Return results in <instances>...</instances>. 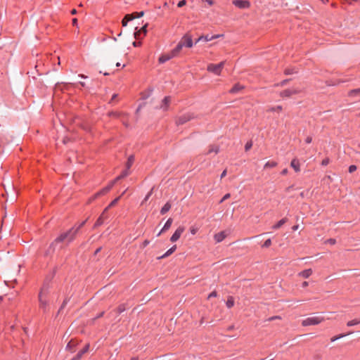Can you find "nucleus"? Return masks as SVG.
I'll use <instances>...</instances> for the list:
<instances>
[{
    "instance_id": "obj_1",
    "label": "nucleus",
    "mask_w": 360,
    "mask_h": 360,
    "mask_svg": "<svg viewBox=\"0 0 360 360\" xmlns=\"http://www.w3.org/2000/svg\"><path fill=\"white\" fill-rule=\"evenodd\" d=\"M77 237L75 231L71 228L66 231L60 233L55 239V242L58 243H65L67 245L73 242Z\"/></svg>"
},
{
    "instance_id": "obj_2",
    "label": "nucleus",
    "mask_w": 360,
    "mask_h": 360,
    "mask_svg": "<svg viewBox=\"0 0 360 360\" xmlns=\"http://www.w3.org/2000/svg\"><path fill=\"white\" fill-rule=\"evenodd\" d=\"M70 117V120L77 126H79L80 128L84 129L85 131L89 132L91 130V124L86 120H84L81 117L77 115H75L74 114H69Z\"/></svg>"
},
{
    "instance_id": "obj_3",
    "label": "nucleus",
    "mask_w": 360,
    "mask_h": 360,
    "mask_svg": "<svg viewBox=\"0 0 360 360\" xmlns=\"http://www.w3.org/2000/svg\"><path fill=\"white\" fill-rule=\"evenodd\" d=\"M135 160L134 155H131L128 157L127 161L125 164V169L121 172V174L115 178V181H120L129 175V169L131 167Z\"/></svg>"
},
{
    "instance_id": "obj_4",
    "label": "nucleus",
    "mask_w": 360,
    "mask_h": 360,
    "mask_svg": "<svg viewBox=\"0 0 360 360\" xmlns=\"http://www.w3.org/2000/svg\"><path fill=\"white\" fill-rule=\"evenodd\" d=\"M324 321L323 317L320 316H311L304 319L302 321V326H315L321 323Z\"/></svg>"
},
{
    "instance_id": "obj_5",
    "label": "nucleus",
    "mask_w": 360,
    "mask_h": 360,
    "mask_svg": "<svg viewBox=\"0 0 360 360\" xmlns=\"http://www.w3.org/2000/svg\"><path fill=\"white\" fill-rule=\"evenodd\" d=\"M44 293L47 294L45 290H40L38 295L39 307L43 310L44 313H46L49 309V301L47 299L44 298Z\"/></svg>"
},
{
    "instance_id": "obj_6",
    "label": "nucleus",
    "mask_w": 360,
    "mask_h": 360,
    "mask_svg": "<svg viewBox=\"0 0 360 360\" xmlns=\"http://www.w3.org/2000/svg\"><path fill=\"white\" fill-rule=\"evenodd\" d=\"M225 62L222 61L219 64L210 63L207 65V71L214 73L216 75H219L224 66Z\"/></svg>"
},
{
    "instance_id": "obj_7",
    "label": "nucleus",
    "mask_w": 360,
    "mask_h": 360,
    "mask_svg": "<svg viewBox=\"0 0 360 360\" xmlns=\"http://www.w3.org/2000/svg\"><path fill=\"white\" fill-rule=\"evenodd\" d=\"M117 181H115V179L113 181H111L106 186H105L104 188L101 189L99 191L96 193L94 194V198H98L99 197L107 194L111 190V188L113 187L114 184Z\"/></svg>"
},
{
    "instance_id": "obj_8",
    "label": "nucleus",
    "mask_w": 360,
    "mask_h": 360,
    "mask_svg": "<svg viewBox=\"0 0 360 360\" xmlns=\"http://www.w3.org/2000/svg\"><path fill=\"white\" fill-rule=\"evenodd\" d=\"M57 268H54L53 269V271L51 274L49 276H47L44 280V282L43 283V286L41 288V290H45L46 293H49V283L51 282L52 279L56 275Z\"/></svg>"
},
{
    "instance_id": "obj_9",
    "label": "nucleus",
    "mask_w": 360,
    "mask_h": 360,
    "mask_svg": "<svg viewBox=\"0 0 360 360\" xmlns=\"http://www.w3.org/2000/svg\"><path fill=\"white\" fill-rule=\"evenodd\" d=\"M108 207H105L104 209V210L103 211V212L101 213V214L99 216V217L96 221V222L93 226L94 229H96L98 226H101L104 223V221L108 218Z\"/></svg>"
},
{
    "instance_id": "obj_10",
    "label": "nucleus",
    "mask_w": 360,
    "mask_h": 360,
    "mask_svg": "<svg viewBox=\"0 0 360 360\" xmlns=\"http://www.w3.org/2000/svg\"><path fill=\"white\" fill-rule=\"evenodd\" d=\"M232 4L240 9H247L250 7V2L248 0H233Z\"/></svg>"
},
{
    "instance_id": "obj_11",
    "label": "nucleus",
    "mask_w": 360,
    "mask_h": 360,
    "mask_svg": "<svg viewBox=\"0 0 360 360\" xmlns=\"http://www.w3.org/2000/svg\"><path fill=\"white\" fill-rule=\"evenodd\" d=\"M185 228L184 226H180L177 228V229L174 231L173 235L170 238V241L174 243L177 241L179 238L181 237V234L184 231Z\"/></svg>"
},
{
    "instance_id": "obj_12",
    "label": "nucleus",
    "mask_w": 360,
    "mask_h": 360,
    "mask_svg": "<svg viewBox=\"0 0 360 360\" xmlns=\"http://www.w3.org/2000/svg\"><path fill=\"white\" fill-rule=\"evenodd\" d=\"M179 42L184 47L191 48L193 45L191 37L188 34L184 35Z\"/></svg>"
},
{
    "instance_id": "obj_13",
    "label": "nucleus",
    "mask_w": 360,
    "mask_h": 360,
    "mask_svg": "<svg viewBox=\"0 0 360 360\" xmlns=\"http://www.w3.org/2000/svg\"><path fill=\"white\" fill-rule=\"evenodd\" d=\"M57 245L58 243H56L55 240H53L44 252V257H51L56 251Z\"/></svg>"
},
{
    "instance_id": "obj_14",
    "label": "nucleus",
    "mask_w": 360,
    "mask_h": 360,
    "mask_svg": "<svg viewBox=\"0 0 360 360\" xmlns=\"http://www.w3.org/2000/svg\"><path fill=\"white\" fill-rule=\"evenodd\" d=\"M171 101V98L169 96H166L163 98L161 102V104L159 108H157L158 110L162 111H167L169 110V105Z\"/></svg>"
},
{
    "instance_id": "obj_15",
    "label": "nucleus",
    "mask_w": 360,
    "mask_h": 360,
    "mask_svg": "<svg viewBox=\"0 0 360 360\" xmlns=\"http://www.w3.org/2000/svg\"><path fill=\"white\" fill-rule=\"evenodd\" d=\"M70 85L68 84H61L58 83L55 86V89H54L55 93L54 94L56 95L58 91H60L63 93H64L65 91H68L70 90Z\"/></svg>"
},
{
    "instance_id": "obj_16",
    "label": "nucleus",
    "mask_w": 360,
    "mask_h": 360,
    "mask_svg": "<svg viewBox=\"0 0 360 360\" xmlns=\"http://www.w3.org/2000/svg\"><path fill=\"white\" fill-rule=\"evenodd\" d=\"M300 92V89L292 88V89H285L284 91H281V96L282 97H290V96L297 94Z\"/></svg>"
},
{
    "instance_id": "obj_17",
    "label": "nucleus",
    "mask_w": 360,
    "mask_h": 360,
    "mask_svg": "<svg viewBox=\"0 0 360 360\" xmlns=\"http://www.w3.org/2000/svg\"><path fill=\"white\" fill-rule=\"evenodd\" d=\"M90 347V345L86 344L82 349H81L72 359L70 360H80L82 356L86 353Z\"/></svg>"
},
{
    "instance_id": "obj_18",
    "label": "nucleus",
    "mask_w": 360,
    "mask_h": 360,
    "mask_svg": "<svg viewBox=\"0 0 360 360\" xmlns=\"http://www.w3.org/2000/svg\"><path fill=\"white\" fill-rule=\"evenodd\" d=\"M194 118L193 117L190 116L188 114H184L183 115L179 117L176 120V124H184L186 122L191 120V119Z\"/></svg>"
},
{
    "instance_id": "obj_19",
    "label": "nucleus",
    "mask_w": 360,
    "mask_h": 360,
    "mask_svg": "<svg viewBox=\"0 0 360 360\" xmlns=\"http://www.w3.org/2000/svg\"><path fill=\"white\" fill-rule=\"evenodd\" d=\"M79 344V342L75 339H71L67 346L66 349L70 351L71 352H75V348L77 347V345Z\"/></svg>"
},
{
    "instance_id": "obj_20",
    "label": "nucleus",
    "mask_w": 360,
    "mask_h": 360,
    "mask_svg": "<svg viewBox=\"0 0 360 360\" xmlns=\"http://www.w3.org/2000/svg\"><path fill=\"white\" fill-rule=\"evenodd\" d=\"M172 222H173V219L172 218H169L166 223L165 224L164 226L162 227V229H161V231L157 234V236H160L161 235V233L165 232L166 231H167L172 226Z\"/></svg>"
},
{
    "instance_id": "obj_21",
    "label": "nucleus",
    "mask_w": 360,
    "mask_h": 360,
    "mask_svg": "<svg viewBox=\"0 0 360 360\" xmlns=\"http://www.w3.org/2000/svg\"><path fill=\"white\" fill-rule=\"evenodd\" d=\"M174 57V56H173L172 53L170 52V53L162 55L159 58L158 60H159L160 63H164L168 61L169 60L172 59Z\"/></svg>"
},
{
    "instance_id": "obj_22",
    "label": "nucleus",
    "mask_w": 360,
    "mask_h": 360,
    "mask_svg": "<svg viewBox=\"0 0 360 360\" xmlns=\"http://www.w3.org/2000/svg\"><path fill=\"white\" fill-rule=\"evenodd\" d=\"M88 220V218L80 222V223H78V224H75L71 229H73V231H75V233H76V235L77 236L78 233L79 232L80 229L85 225V224L86 223Z\"/></svg>"
},
{
    "instance_id": "obj_23",
    "label": "nucleus",
    "mask_w": 360,
    "mask_h": 360,
    "mask_svg": "<svg viewBox=\"0 0 360 360\" xmlns=\"http://www.w3.org/2000/svg\"><path fill=\"white\" fill-rule=\"evenodd\" d=\"M226 237V234L224 231H220L214 236V238L217 243H220L224 240Z\"/></svg>"
},
{
    "instance_id": "obj_24",
    "label": "nucleus",
    "mask_w": 360,
    "mask_h": 360,
    "mask_svg": "<svg viewBox=\"0 0 360 360\" xmlns=\"http://www.w3.org/2000/svg\"><path fill=\"white\" fill-rule=\"evenodd\" d=\"M129 308L127 303L120 304L116 309L113 310L116 314H120Z\"/></svg>"
},
{
    "instance_id": "obj_25",
    "label": "nucleus",
    "mask_w": 360,
    "mask_h": 360,
    "mask_svg": "<svg viewBox=\"0 0 360 360\" xmlns=\"http://www.w3.org/2000/svg\"><path fill=\"white\" fill-rule=\"evenodd\" d=\"M219 36L220 35H212L211 37H210L209 35L201 36L196 40L195 43H198L200 41H210L214 39L219 37Z\"/></svg>"
},
{
    "instance_id": "obj_26",
    "label": "nucleus",
    "mask_w": 360,
    "mask_h": 360,
    "mask_svg": "<svg viewBox=\"0 0 360 360\" xmlns=\"http://www.w3.org/2000/svg\"><path fill=\"white\" fill-rule=\"evenodd\" d=\"M290 166L294 169L296 172L300 171V162L297 158H294L290 162Z\"/></svg>"
},
{
    "instance_id": "obj_27",
    "label": "nucleus",
    "mask_w": 360,
    "mask_h": 360,
    "mask_svg": "<svg viewBox=\"0 0 360 360\" xmlns=\"http://www.w3.org/2000/svg\"><path fill=\"white\" fill-rule=\"evenodd\" d=\"M244 86L240 84H236L230 90L231 94H237L243 89Z\"/></svg>"
},
{
    "instance_id": "obj_28",
    "label": "nucleus",
    "mask_w": 360,
    "mask_h": 360,
    "mask_svg": "<svg viewBox=\"0 0 360 360\" xmlns=\"http://www.w3.org/2000/svg\"><path fill=\"white\" fill-rule=\"evenodd\" d=\"M312 272L311 269H307L300 272L298 275L302 278H307L312 274Z\"/></svg>"
},
{
    "instance_id": "obj_29",
    "label": "nucleus",
    "mask_w": 360,
    "mask_h": 360,
    "mask_svg": "<svg viewBox=\"0 0 360 360\" xmlns=\"http://www.w3.org/2000/svg\"><path fill=\"white\" fill-rule=\"evenodd\" d=\"M70 300V297H66L64 300L63 301L58 312H57V316L60 314H61L63 312V310L64 309V308L66 307L67 304L69 302Z\"/></svg>"
},
{
    "instance_id": "obj_30",
    "label": "nucleus",
    "mask_w": 360,
    "mask_h": 360,
    "mask_svg": "<svg viewBox=\"0 0 360 360\" xmlns=\"http://www.w3.org/2000/svg\"><path fill=\"white\" fill-rule=\"evenodd\" d=\"M134 18H135V17H134V14L126 15L122 21V26H124V27L127 26V22L129 21L132 20Z\"/></svg>"
},
{
    "instance_id": "obj_31",
    "label": "nucleus",
    "mask_w": 360,
    "mask_h": 360,
    "mask_svg": "<svg viewBox=\"0 0 360 360\" xmlns=\"http://www.w3.org/2000/svg\"><path fill=\"white\" fill-rule=\"evenodd\" d=\"M288 221V219L286 217H284L279 220L276 224H275L273 226V229H280L284 224H285Z\"/></svg>"
},
{
    "instance_id": "obj_32",
    "label": "nucleus",
    "mask_w": 360,
    "mask_h": 360,
    "mask_svg": "<svg viewBox=\"0 0 360 360\" xmlns=\"http://www.w3.org/2000/svg\"><path fill=\"white\" fill-rule=\"evenodd\" d=\"M183 47V45L180 42H179L176 47L171 51L173 56L176 57L179 53Z\"/></svg>"
},
{
    "instance_id": "obj_33",
    "label": "nucleus",
    "mask_w": 360,
    "mask_h": 360,
    "mask_svg": "<svg viewBox=\"0 0 360 360\" xmlns=\"http://www.w3.org/2000/svg\"><path fill=\"white\" fill-rule=\"evenodd\" d=\"M146 27H147V24H146L145 25H143L142 27H141L140 30H139L138 31H136L134 32V37L136 39H139V35L141 32L143 33V34L145 35L146 34Z\"/></svg>"
},
{
    "instance_id": "obj_34",
    "label": "nucleus",
    "mask_w": 360,
    "mask_h": 360,
    "mask_svg": "<svg viewBox=\"0 0 360 360\" xmlns=\"http://www.w3.org/2000/svg\"><path fill=\"white\" fill-rule=\"evenodd\" d=\"M172 205L169 202H167L164 206L160 210V214H166L170 209H171Z\"/></svg>"
},
{
    "instance_id": "obj_35",
    "label": "nucleus",
    "mask_w": 360,
    "mask_h": 360,
    "mask_svg": "<svg viewBox=\"0 0 360 360\" xmlns=\"http://www.w3.org/2000/svg\"><path fill=\"white\" fill-rule=\"evenodd\" d=\"M348 95L351 97H360V88L351 90Z\"/></svg>"
},
{
    "instance_id": "obj_36",
    "label": "nucleus",
    "mask_w": 360,
    "mask_h": 360,
    "mask_svg": "<svg viewBox=\"0 0 360 360\" xmlns=\"http://www.w3.org/2000/svg\"><path fill=\"white\" fill-rule=\"evenodd\" d=\"M277 165H278V163L276 161H268L264 165V169L274 168V167H276Z\"/></svg>"
},
{
    "instance_id": "obj_37",
    "label": "nucleus",
    "mask_w": 360,
    "mask_h": 360,
    "mask_svg": "<svg viewBox=\"0 0 360 360\" xmlns=\"http://www.w3.org/2000/svg\"><path fill=\"white\" fill-rule=\"evenodd\" d=\"M226 305L229 309H231L234 305V298L232 296H229L226 302Z\"/></svg>"
},
{
    "instance_id": "obj_38",
    "label": "nucleus",
    "mask_w": 360,
    "mask_h": 360,
    "mask_svg": "<svg viewBox=\"0 0 360 360\" xmlns=\"http://www.w3.org/2000/svg\"><path fill=\"white\" fill-rule=\"evenodd\" d=\"M352 332H349V333H345V334H343V333H342V334H340V335H338L333 336V337L330 339V341H331V342H335V340H339V339H340V338H344V337H345V336H347V335H350V334H352Z\"/></svg>"
},
{
    "instance_id": "obj_39",
    "label": "nucleus",
    "mask_w": 360,
    "mask_h": 360,
    "mask_svg": "<svg viewBox=\"0 0 360 360\" xmlns=\"http://www.w3.org/2000/svg\"><path fill=\"white\" fill-rule=\"evenodd\" d=\"M219 148L218 146L212 145L210 146V148H209L208 151L207 152V155L210 154L212 152H214L217 154L219 153Z\"/></svg>"
},
{
    "instance_id": "obj_40",
    "label": "nucleus",
    "mask_w": 360,
    "mask_h": 360,
    "mask_svg": "<svg viewBox=\"0 0 360 360\" xmlns=\"http://www.w3.org/2000/svg\"><path fill=\"white\" fill-rule=\"evenodd\" d=\"M124 192L125 191H124L120 196L116 198L112 201H111V202L106 207H108V210H109L110 207H114L117 203V202L120 199L121 196L124 193Z\"/></svg>"
},
{
    "instance_id": "obj_41",
    "label": "nucleus",
    "mask_w": 360,
    "mask_h": 360,
    "mask_svg": "<svg viewBox=\"0 0 360 360\" xmlns=\"http://www.w3.org/2000/svg\"><path fill=\"white\" fill-rule=\"evenodd\" d=\"M360 323V320H358V319H353V320H351V321H349L347 323V326H349V327H351V326H355V325H357Z\"/></svg>"
},
{
    "instance_id": "obj_42",
    "label": "nucleus",
    "mask_w": 360,
    "mask_h": 360,
    "mask_svg": "<svg viewBox=\"0 0 360 360\" xmlns=\"http://www.w3.org/2000/svg\"><path fill=\"white\" fill-rule=\"evenodd\" d=\"M271 245V240L270 238L266 240L264 243L262 244V247L264 248H267Z\"/></svg>"
},
{
    "instance_id": "obj_43",
    "label": "nucleus",
    "mask_w": 360,
    "mask_h": 360,
    "mask_svg": "<svg viewBox=\"0 0 360 360\" xmlns=\"http://www.w3.org/2000/svg\"><path fill=\"white\" fill-rule=\"evenodd\" d=\"M252 146V141H248L246 143V144L245 145V151H248L249 150Z\"/></svg>"
},
{
    "instance_id": "obj_44",
    "label": "nucleus",
    "mask_w": 360,
    "mask_h": 360,
    "mask_svg": "<svg viewBox=\"0 0 360 360\" xmlns=\"http://www.w3.org/2000/svg\"><path fill=\"white\" fill-rule=\"evenodd\" d=\"M104 314H105V311H101V313H99L98 314H97V315L96 316V317H94V318L92 319L93 322H94L96 319H100V318L103 317Z\"/></svg>"
},
{
    "instance_id": "obj_45",
    "label": "nucleus",
    "mask_w": 360,
    "mask_h": 360,
    "mask_svg": "<svg viewBox=\"0 0 360 360\" xmlns=\"http://www.w3.org/2000/svg\"><path fill=\"white\" fill-rule=\"evenodd\" d=\"M357 167L354 165H352L349 167L348 171L349 173H352L356 170Z\"/></svg>"
},
{
    "instance_id": "obj_46",
    "label": "nucleus",
    "mask_w": 360,
    "mask_h": 360,
    "mask_svg": "<svg viewBox=\"0 0 360 360\" xmlns=\"http://www.w3.org/2000/svg\"><path fill=\"white\" fill-rule=\"evenodd\" d=\"M329 162H330V159L328 158H326L322 160L321 165L326 166L329 164Z\"/></svg>"
},
{
    "instance_id": "obj_47",
    "label": "nucleus",
    "mask_w": 360,
    "mask_h": 360,
    "mask_svg": "<svg viewBox=\"0 0 360 360\" xmlns=\"http://www.w3.org/2000/svg\"><path fill=\"white\" fill-rule=\"evenodd\" d=\"M169 255H171V254L167 251L165 254H163L162 255L160 256V257H158L157 259H162L163 258H165V257H169Z\"/></svg>"
},
{
    "instance_id": "obj_48",
    "label": "nucleus",
    "mask_w": 360,
    "mask_h": 360,
    "mask_svg": "<svg viewBox=\"0 0 360 360\" xmlns=\"http://www.w3.org/2000/svg\"><path fill=\"white\" fill-rule=\"evenodd\" d=\"M169 255H171V254L167 251L165 254H163L162 255L160 256V257H158L157 259H162L163 258H165V257H169Z\"/></svg>"
},
{
    "instance_id": "obj_49",
    "label": "nucleus",
    "mask_w": 360,
    "mask_h": 360,
    "mask_svg": "<svg viewBox=\"0 0 360 360\" xmlns=\"http://www.w3.org/2000/svg\"><path fill=\"white\" fill-rule=\"evenodd\" d=\"M150 243V240H148V239L145 240L142 244L141 245L140 248H146L148 244Z\"/></svg>"
},
{
    "instance_id": "obj_50",
    "label": "nucleus",
    "mask_w": 360,
    "mask_h": 360,
    "mask_svg": "<svg viewBox=\"0 0 360 360\" xmlns=\"http://www.w3.org/2000/svg\"><path fill=\"white\" fill-rule=\"evenodd\" d=\"M326 243H329L330 245H335L336 243V240L335 238H329L326 241Z\"/></svg>"
},
{
    "instance_id": "obj_51",
    "label": "nucleus",
    "mask_w": 360,
    "mask_h": 360,
    "mask_svg": "<svg viewBox=\"0 0 360 360\" xmlns=\"http://www.w3.org/2000/svg\"><path fill=\"white\" fill-rule=\"evenodd\" d=\"M217 296V291L214 290L212 291L207 297V299H210L212 297H216Z\"/></svg>"
},
{
    "instance_id": "obj_52",
    "label": "nucleus",
    "mask_w": 360,
    "mask_h": 360,
    "mask_svg": "<svg viewBox=\"0 0 360 360\" xmlns=\"http://www.w3.org/2000/svg\"><path fill=\"white\" fill-rule=\"evenodd\" d=\"M231 196L230 193H226V195H224V197L221 198V200H220L219 203H221L222 202H224V200H227L228 198H229Z\"/></svg>"
},
{
    "instance_id": "obj_53",
    "label": "nucleus",
    "mask_w": 360,
    "mask_h": 360,
    "mask_svg": "<svg viewBox=\"0 0 360 360\" xmlns=\"http://www.w3.org/2000/svg\"><path fill=\"white\" fill-rule=\"evenodd\" d=\"M186 0H181L179 1L178 4H177V6L178 7H182L184 6V5H186Z\"/></svg>"
},
{
    "instance_id": "obj_54",
    "label": "nucleus",
    "mask_w": 360,
    "mask_h": 360,
    "mask_svg": "<svg viewBox=\"0 0 360 360\" xmlns=\"http://www.w3.org/2000/svg\"><path fill=\"white\" fill-rule=\"evenodd\" d=\"M295 72V71L293 69H286L285 70V75H291V74H293Z\"/></svg>"
},
{
    "instance_id": "obj_55",
    "label": "nucleus",
    "mask_w": 360,
    "mask_h": 360,
    "mask_svg": "<svg viewBox=\"0 0 360 360\" xmlns=\"http://www.w3.org/2000/svg\"><path fill=\"white\" fill-rule=\"evenodd\" d=\"M176 250V245H174L172 248H170L167 251L172 255Z\"/></svg>"
},
{
    "instance_id": "obj_56",
    "label": "nucleus",
    "mask_w": 360,
    "mask_h": 360,
    "mask_svg": "<svg viewBox=\"0 0 360 360\" xmlns=\"http://www.w3.org/2000/svg\"><path fill=\"white\" fill-rule=\"evenodd\" d=\"M135 14L136 15H134V17H135V18H141V17H142L144 13H143V11H141L139 13H136Z\"/></svg>"
},
{
    "instance_id": "obj_57",
    "label": "nucleus",
    "mask_w": 360,
    "mask_h": 360,
    "mask_svg": "<svg viewBox=\"0 0 360 360\" xmlns=\"http://www.w3.org/2000/svg\"><path fill=\"white\" fill-rule=\"evenodd\" d=\"M98 198H94V194L90 197L87 201V203L89 204L91 203L92 201H94V200L97 199Z\"/></svg>"
},
{
    "instance_id": "obj_58",
    "label": "nucleus",
    "mask_w": 360,
    "mask_h": 360,
    "mask_svg": "<svg viewBox=\"0 0 360 360\" xmlns=\"http://www.w3.org/2000/svg\"><path fill=\"white\" fill-rule=\"evenodd\" d=\"M312 141V138L311 136H307L305 139L306 143H311Z\"/></svg>"
},
{
    "instance_id": "obj_59",
    "label": "nucleus",
    "mask_w": 360,
    "mask_h": 360,
    "mask_svg": "<svg viewBox=\"0 0 360 360\" xmlns=\"http://www.w3.org/2000/svg\"><path fill=\"white\" fill-rule=\"evenodd\" d=\"M288 82V79H284L280 84H278L277 86H284L287 84Z\"/></svg>"
},
{
    "instance_id": "obj_60",
    "label": "nucleus",
    "mask_w": 360,
    "mask_h": 360,
    "mask_svg": "<svg viewBox=\"0 0 360 360\" xmlns=\"http://www.w3.org/2000/svg\"><path fill=\"white\" fill-rule=\"evenodd\" d=\"M101 250H102V247H99V248H98L95 250V252H94V255H96L97 254H98V253L101 251Z\"/></svg>"
},
{
    "instance_id": "obj_61",
    "label": "nucleus",
    "mask_w": 360,
    "mask_h": 360,
    "mask_svg": "<svg viewBox=\"0 0 360 360\" xmlns=\"http://www.w3.org/2000/svg\"><path fill=\"white\" fill-rule=\"evenodd\" d=\"M133 46H134V47L139 46H141V42H140V41H134V42H133Z\"/></svg>"
},
{
    "instance_id": "obj_62",
    "label": "nucleus",
    "mask_w": 360,
    "mask_h": 360,
    "mask_svg": "<svg viewBox=\"0 0 360 360\" xmlns=\"http://www.w3.org/2000/svg\"><path fill=\"white\" fill-rule=\"evenodd\" d=\"M309 285V283L307 281H304L302 283V288H306Z\"/></svg>"
},
{
    "instance_id": "obj_63",
    "label": "nucleus",
    "mask_w": 360,
    "mask_h": 360,
    "mask_svg": "<svg viewBox=\"0 0 360 360\" xmlns=\"http://www.w3.org/2000/svg\"><path fill=\"white\" fill-rule=\"evenodd\" d=\"M287 173H288V169H286V168H285V169H283L281 171V174L282 175H285V174H287Z\"/></svg>"
},
{
    "instance_id": "obj_64",
    "label": "nucleus",
    "mask_w": 360,
    "mask_h": 360,
    "mask_svg": "<svg viewBox=\"0 0 360 360\" xmlns=\"http://www.w3.org/2000/svg\"><path fill=\"white\" fill-rule=\"evenodd\" d=\"M226 175V169L224 170L221 174V179L224 178Z\"/></svg>"
}]
</instances>
